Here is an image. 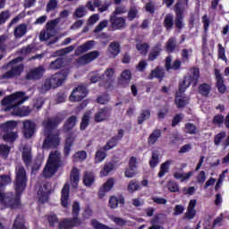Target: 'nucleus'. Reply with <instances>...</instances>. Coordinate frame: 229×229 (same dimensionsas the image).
I'll return each mask as SVG.
<instances>
[{
  "mask_svg": "<svg viewBox=\"0 0 229 229\" xmlns=\"http://www.w3.org/2000/svg\"><path fill=\"white\" fill-rule=\"evenodd\" d=\"M136 49L140 53V55H143L144 56H146L148 55V51H149V44L137 43Z\"/></svg>",
  "mask_w": 229,
  "mask_h": 229,
  "instance_id": "09e8293b",
  "label": "nucleus"
},
{
  "mask_svg": "<svg viewBox=\"0 0 229 229\" xmlns=\"http://www.w3.org/2000/svg\"><path fill=\"white\" fill-rule=\"evenodd\" d=\"M211 90H212V86L208 83H202L199 86V94H200L202 98H208Z\"/></svg>",
  "mask_w": 229,
  "mask_h": 229,
  "instance_id": "c9c22d12",
  "label": "nucleus"
},
{
  "mask_svg": "<svg viewBox=\"0 0 229 229\" xmlns=\"http://www.w3.org/2000/svg\"><path fill=\"white\" fill-rule=\"evenodd\" d=\"M44 67L38 66V68H35L34 70L30 71L26 75V80H40L42 76H44Z\"/></svg>",
  "mask_w": 229,
  "mask_h": 229,
  "instance_id": "cd10ccee",
  "label": "nucleus"
},
{
  "mask_svg": "<svg viewBox=\"0 0 229 229\" xmlns=\"http://www.w3.org/2000/svg\"><path fill=\"white\" fill-rule=\"evenodd\" d=\"M87 160V151L85 150H79L75 152L72 156V162L74 163H80L85 162Z\"/></svg>",
  "mask_w": 229,
  "mask_h": 229,
  "instance_id": "e433bc0d",
  "label": "nucleus"
},
{
  "mask_svg": "<svg viewBox=\"0 0 229 229\" xmlns=\"http://www.w3.org/2000/svg\"><path fill=\"white\" fill-rule=\"evenodd\" d=\"M215 80H216V87L220 94H225L226 92V85L225 84V78L223 74H221V71L219 69L215 68Z\"/></svg>",
  "mask_w": 229,
  "mask_h": 229,
  "instance_id": "a211bd4d",
  "label": "nucleus"
},
{
  "mask_svg": "<svg viewBox=\"0 0 229 229\" xmlns=\"http://www.w3.org/2000/svg\"><path fill=\"white\" fill-rule=\"evenodd\" d=\"M29 98L24 95L22 98L14 103L13 106H9L4 108V112H11L12 115H15L16 117H27L31 114V110L29 106L19 107L24 101H28Z\"/></svg>",
  "mask_w": 229,
  "mask_h": 229,
  "instance_id": "20e7f679",
  "label": "nucleus"
},
{
  "mask_svg": "<svg viewBox=\"0 0 229 229\" xmlns=\"http://www.w3.org/2000/svg\"><path fill=\"white\" fill-rule=\"evenodd\" d=\"M114 185H115V182L114 178H109L102 186L107 192H110L112 189H114Z\"/></svg>",
  "mask_w": 229,
  "mask_h": 229,
  "instance_id": "052dcab7",
  "label": "nucleus"
},
{
  "mask_svg": "<svg viewBox=\"0 0 229 229\" xmlns=\"http://www.w3.org/2000/svg\"><path fill=\"white\" fill-rule=\"evenodd\" d=\"M13 187L16 193H9L6 195L5 205H7L9 208H19L21 205V196H22V192H24L26 187H28V175L22 165H18L15 168Z\"/></svg>",
  "mask_w": 229,
  "mask_h": 229,
  "instance_id": "f257e3e1",
  "label": "nucleus"
},
{
  "mask_svg": "<svg viewBox=\"0 0 229 229\" xmlns=\"http://www.w3.org/2000/svg\"><path fill=\"white\" fill-rule=\"evenodd\" d=\"M175 105L177 106V108H185V106L189 105V99H185V98L176 95Z\"/></svg>",
  "mask_w": 229,
  "mask_h": 229,
  "instance_id": "8fccbe9b",
  "label": "nucleus"
},
{
  "mask_svg": "<svg viewBox=\"0 0 229 229\" xmlns=\"http://www.w3.org/2000/svg\"><path fill=\"white\" fill-rule=\"evenodd\" d=\"M108 21L104 20L98 23V25L94 29L93 33H99V31H103L105 28H107Z\"/></svg>",
  "mask_w": 229,
  "mask_h": 229,
  "instance_id": "680f3d73",
  "label": "nucleus"
},
{
  "mask_svg": "<svg viewBox=\"0 0 229 229\" xmlns=\"http://www.w3.org/2000/svg\"><path fill=\"white\" fill-rule=\"evenodd\" d=\"M124 203L125 199L123 195L118 196V198L115 196H111L109 199V207L112 209L117 208L119 205H121V207H124Z\"/></svg>",
  "mask_w": 229,
  "mask_h": 229,
  "instance_id": "c85d7f7f",
  "label": "nucleus"
},
{
  "mask_svg": "<svg viewBox=\"0 0 229 229\" xmlns=\"http://www.w3.org/2000/svg\"><path fill=\"white\" fill-rule=\"evenodd\" d=\"M86 12L85 7H78L73 13V17L76 19H81L82 17H85Z\"/></svg>",
  "mask_w": 229,
  "mask_h": 229,
  "instance_id": "bf43d9fd",
  "label": "nucleus"
},
{
  "mask_svg": "<svg viewBox=\"0 0 229 229\" xmlns=\"http://www.w3.org/2000/svg\"><path fill=\"white\" fill-rule=\"evenodd\" d=\"M41 89L45 92H47V90H51V89H58V72H56L51 78L47 79Z\"/></svg>",
  "mask_w": 229,
  "mask_h": 229,
  "instance_id": "412c9836",
  "label": "nucleus"
},
{
  "mask_svg": "<svg viewBox=\"0 0 229 229\" xmlns=\"http://www.w3.org/2000/svg\"><path fill=\"white\" fill-rule=\"evenodd\" d=\"M189 53H192V49L183 48L181 52V60L182 64H189L191 55Z\"/></svg>",
  "mask_w": 229,
  "mask_h": 229,
  "instance_id": "603ef678",
  "label": "nucleus"
},
{
  "mask_svg": "<svg viewBox=\"0 0 229 229\" xmlns=\"http://www.w3.org/2000/svg\"><path fill=\"white\" fill-rule=\"evenodd\" d=\"M174 8L175 19L174 24L177 30H183V27L185 26L183 23V19H185V16L183 15L184 10L180 6V2L175 4Z\"/></svg>",
  "mask_w": 229,
  "mask_h": 229,
  "instance_id": "9b49d317",
  "label": "nucleus"
},
{
  "mask_svg": "<svg viewBox=\"0 0 229 229\" xmlns=\"http://www.w3.org/2000/svg\"><path fill=\"white\" fill-rule=\"evenodd\" d=\"M43 133L46 139L43 141V149H50V148H58V132L53 133L58 126L56 120L47 119L42 123Z\"/></svg>",
  "mask_w": 229,
  "mask_h": 229,
  "instance_id": "f03ea898",
  "label": "nucleus"
},
{
  "mask_svg": "<svg viewBox=\"0 0 229 229\" xmlns=\"http://www.w3.org/2000/svg\"><path fill=\"white\" fill-rule=\"evenodd\" d=\"M80 202L74 201L72 206V215L73 217H78L80 216Z\"/></svg>",
  "mask_w": 229,
  "mask_h": 229,
  "instance_id": "e2e57ef3",
  "label": "nucleus"
},
{
  "mask_svg": "<svg viewBox=\"0 0 229 229\" xmlns=\"http://www.w3.org/2000/svg\"><path fill=\"white\" fill-rule=\"evenodd\" d=\"M115 167L114 163L108 162L104 165L103 169L100 171V176H108L110 173H112V170Z\"/></svg>",
  "mask_w": 229,
  "mask_h": 229,
  "instance_id": "79ce46f5",
  "label": "nucleus"
},
{
  "mask_svg": "<svg viewBox=\"0 0 229 229\" xmlns=\"http://www.w3.org/2000/svg\"><path fill=\"white\" fill-rule=\"evenodd\" d=\"M176 47V38H170L165 44V51L168 53H174Z\"/></svg>",
  "mask_w": 229,
  "mask_h": 229,
  "instance_id": "ea45409f",
  "label": "nucleus"
},
{
  "mask_svg": "<svg viewBox=\"0 0 229 229\" xmlns=\"http://www.w3.org/2000/svg\"><path fill=\"white\" fill-rule=\"evenodd\" d=\"M17 132H7L4 135L3 139L5 142H15V140H17Z\"/></svg>",
  "mask_w": 229,
  "mask_h": 229,
  "instance_id": "5fc2aeb1",
  "label": "nucleus"
},
{
  "mask_svg": "<svg viewBox=\"0 0 229 229\" xmlns=\"http://www.w3.org/2000/svg\"><path fill=\"white\" fill-rule=\"evenodd\" d=\"M21 160L23 161L26 167H30L31 165V162L33 160V156L31 155V148L29 147H23L21 152Z\"/></svg>",
  "mask_w": 229,
  "mask_h": 229,
  "instance_id": "bb28decb",
  "label": "nucleus"
},
{
  "mask_svg": "<svg viewBox=\"0 0 229 229\" xmlns=\"http://www.w3.org/2000/svg\"><path fill=\"white\" fill-rule=\"evenodd\" d=\"M218 58L223 60L224 62H228V58H226V50L224 48L221 43L218 44Z\"/></svg>",
  "mask_w": 229,
  "mask_h": 229,
  "instance_id": "6e6d98bb",
  "label": "nucleus"
},
{
  "mask_svg": "<svg viewBox=\"0 0 229 229\" xmlns=\"http://www.w3.org/2000/svg\"><path fill=\"white\" fill-rule=\"evenodd\" d=\"M160 53H162V48L160 47V45H156L148 54V62H155L158 56H160Z\"/></svg>",
  "mask_w": 229,
  "mask_h": 229,
  "instance_id": "f704fd0d",
  "label": "nucleus"
},
{
  "mask_svg": "<svg viewBox=\"0 0 229 229\" xmlns=\"http://www.w3.org/2000/svg\"><path fill=\"white\" fill-rule=\"evenodd\" d=\"M121 53V44L119 41H113L109 44L106 55L109 58H117Z\"/></svg>",
  "mask_w": 229,
  "mask_h": 229,
  "instance_id": "aec40b11",
  "label": "nucleus"
},
{
  "mask_svg": "<svg viewBox=\"0 0 229 229\" xmlns=\"http://www.w3.org/2000/svg\"><path fill=\"white\" fill-rule=\"evenodd\" d=\"M82 182L85 187H92L96 182V175L94 174V172L86 171L84 173Z\"/></svg>",
  "mask_w": 229,
  "mask_h": 229,
  "instance_id": "c756f323",
  "label": "nucleus"
},
{
  "mask_svg": "<svg viewBox=\"0 0 229 229\" xmlns=\"http://www.w3.org/2000/svg\"><path fill=\"white\" fill-rule=\"evenodd\" d=\"M24 96H26V92L24 91H17L15 93H13L12 95L4 98L2 100V105H6V108H8V106H13V105H15V103H17V101H19L20 98H24Z\"/></svg>",
  "mask_w": 229,
  "mask_h": 229,
  "instance_id": "dca6fc26",
  "label": "nucleus"
},
{
  "mask_svg": "<svg viewBox=\"0 0 229 229\" xmlns=\"http://www.w3.org/2000/svg\"><path fill=\"white\" fill-rule=\"evenodd\" d=\"M106 151L105 150H97L96 154H95V162L97 164H100V162H103V160H105V158H106Z\"/></svg>",
  "mask_w": 229,
  "mask_h": 229,
  "instance_id": "864d4df0",
  "label": "nucleus"
},
{
  "mask_svg": "<svg viewBox=\"0 0 229 229\" xmlns=\"http://www.w3.org/2000/svg\"><path fill=\"white\" fill-rule=\"evenodd\" d=\"M154 78L160 80V81L165 78V72L162 70V68H160V66L156 67L150 72L148 80H153Z\"/></svg>",
  "mask_w": 229,
  "mask_h": 229,
  "instance_id": "473e14b6",
  "label": "nucleus"
},
{
  "mask_svg": "<svg viewBox=\"0 0 229 229\" xmlns=\"http://www.w3.org/2000/svg\"><path fill=\"white\" fill-rule=\"evenodd\" d=\"M28 31V26L24 23L18 25L14 30L15 38H21Z\"/></svg>",
  "mask_w": 229,
  "mask_h": 229,
  "instance_id": "4c0bfd02",
  "label": "nucleus"
},
{
  "mask_svg": "<svg viewBox=\"0 0 229 229\" xmlns=\"http://www.w3.org/2000/svg\"><path fill=\"white\" fill-rule=\"evenodd\" d=\"M89 123H90V116L87 114H83L81 118V125H80V130L81 131H84V130H87Z\"/></svg>",
  "mask_w": 229,
  "mask_h": 229,
  "instance_id": "3c124183",
  "label": "nucleus"
},
{
  "mask_svg": "<svg viewBox=\"0 0 229 229\" xmlns=\"http://www.w3.org/2000/svg\"><path fill=\"white\" fill-rule=\"evenodd\" d=\"M140 188V185L139 182L135 180H131L127 186V191H129V192H135V191H139Z\"/></svg>",
  "mask_w": 229,
  "mask_h": 229,
  "instance_id": "13d9d810",
  "label": "nucleus"
},
{
  "mask_svg": "<svg viewBox=\"0 0 229 229\" xmlns=\"http://www.w3.org/2000/svg\"><path fill=\"white\" fill-rule=\"evenodd\" d=\"M71 194V186L66 182L61 191V205L64 208L69 207V196Z\"/></svg>",
  "mask_w": 229,
  "mask_h": 229,
  "instance_id": "5701e85b",
  "label": "nucleus"
},
{
  "mask_svg": "<svg viewBox=\"0 0 229 229\" xmlns=\"http://www.w3.org/2000/svg\"><path fill=\"white\" fill-rule=\"evenodd\" d=\"M58 25V18L48 21L46 24V30H42L39 34V40L46 42L49 38L56 36V26Z\"/></svg>",
  "mask_w": 229,
  "mask_h": 229,
  "instance_id": "0eeeda50",
  "label": "nucleus"
},
{
  "mask_svg": "<svg viewBox=\"0 0 229 229\" xmlns=\"http://www.w3.org/2000/svg\"><path fill=\"white\" fill-rule=\"evenodd\" d=\"M37 131V123L31 120H26L23 122V135L25 139H31Z\"/></svg>",
  "mask_w": 229,
  "mask_h": 229,
  "instance_id": "2eb2a0df",
  "label": "nucleus"
},
{
  "mask_svg": "<svg viewBox=\"0 0 229 229\" xmlns=\"http://www.w3.org/2000/svg\"><path fill=\"white\" fill-rule=\"evenodd\" d=\"M81 225V219L79 217L64 218L59 222V229H72Z\"/></svg>",
  "mask_w": 229,
  "mask_h": 229,
  "instance_id": "ddd939ff",
  "label": "nucleus"
},
{
  "mask_svg": "<svg viewBox=\"0 0 229 229\" xmlns=\"http://www.w3.org/2000/svg\"><path fill=\"white\" fill-rule=\"evenodd\" d=\"M112 117V107L111 106H104L99 108L94 114V122L95 123H105V121H108Z\"/></svg>",
  "mask_w": 229,
  "mask_h": 229,
  "instance_id": "6e6552de",
  "label": "nucleus"
},
{
  "mask_svg": "<svg viewBox=\"0 0 229 229\" xmlns=\"http://www.w3.org/2000/svg\"><path fill=\"white\" fill-rule=\"evenodd\" d=\"M87 94H89L87 91V87L80 85L72 90V94L70 95V101L72 103L81 101L87 98Z\"/></svg>",
  "mask_w": 229,
  "mask_h": 229,
  "instance_id": "9d476101",
  "label": "nucleus"
},
{
  "mask_svg": "<svg viewBox=\"0 0 229 229\" xmlns=\"http://www.w3.org/2000/svg\"><path fill=\"white\" fill-rule=\"evenodd\" d=\"M94 46H96V41L94 40H89L86 43L79 46L75 50L76 56H80V55H83V53H87V51L94 49Z\"/></svg>",
  "mask_w": 229,
  "mask_h": 229,
  "instance_id": "a878e982",
  "label": "nucleus"
},
{
  "mask_svg": "<svg viewBox=\"0 0 229 229\" xmlns=\"http://www.w3.org/2000/svg\"><path fill=\"white\" fill-rule=\"evenodd\" d=\"M52 192L53 190L51 189V183L47 182L39 186L38 191L39 203H47V201H49V196H51Z\"/></svg>",
  "mask_w": 229,
  "mask_h": 229,
  "instance_id": "1a4fd4ad",
  "label": "nucleus"
},
{
  "mask_svg": "<svg viewBox=\"0 0 229 229\" xmlns=\"http://www.w3.org/2000/svg\"><path fill=\"white\" fill-rule=\"evenodd\" d=\"M166 187L170 192H180V185L176 182L169 181Z\"/></svg>",
  "mask_w": 229,
  "mask_h": 229,
  "instance_id": "4d7b16f0",
  "label": "nucleus"
},
{
  "mask_svg": "<svg viewBox=\"0 0 229 229\" xmlns=\"http://www.w3.org/2000/svg\"><path fill=\"white\" fill-rule=\"evenodd\" d=\"M99 55L100 53L98 50L91 51L79 57L77 59V64H80V65H87L88 64L94 62V60H97V58H99Z\"/></svg>",
  "mask_w": 229,
  "mask_h": 229,
  "instance_id": "4468645a",
  "label": "nucleus"
},
{
  "mask_svg": "<svg viewBox=\"0 0 229 229\" xmlns=\"http://www.w3.org/2000/svg\"><path fill=\"white\" fill-rule=\"evenodd\" d=\"M10 19V11H3L0 13V26H3Z\"/></svg>",
  "mask_w": 229,
  "mask_h": 229,
  "instance_id": "0e129e2a",
  "label": "nucleus"
},
{
  "mask_svg": "<svg viewBox=\"0 0 229 229\" xmlns=\"http://www.w3.org/2000/svg\"><path fill=\"white\" fill-rule=\"evenodd\" d=\"M70 180L72 182V187L74 189L78 188V184L80 183V169L77 167H73L70 173Z\"/></svg>",
  "mask_w": 229,
  "mask_h": 229,
  "instance_id": "7c9ffc66",
  "label": "nucleus"
},
{
  "mask_svg": "<svg viewBox=\"0 0 229 229\" xmlns=\"http://www.w3.org/2000/svg\"><path fill=\"white\" fill-rule=\"evenodd\" d=\"M160 137H162V130L155 129L148 138V144L154 146V144H157Z\"/></svg>",
  "mask_w": 229,
  "mask_h": 229,
  "instance_id": "72a5a7b5",
  "label": "nucleus"
},
{
  "mask_svg": "<svg viewBox=\"0 0 229 229\" xmlns=\"http://www.w3.org/2000/svg\"><path fill=\"white\" fill-rule=\"evenodd\" d=\"M169 165H171V161H165L160 166V170L157 174L158 178H164L166 173H169Z\"/></svg>",
  "mask_w": 229,
  "mask_h": 229,
  "instance_id": "c03bdc74",
  "label": "nucleus"
},
{
  "mask_svg": "<svg viewBox=\"0 0 229 229\" xmlns=\"http://www.w3.org/2000/svg\"><path fill=\"white\" fill-rule=\"evenodd\" d=\"M199 81V68H193L190 76L183 77L182 81L179 82V94H184L185 90L193 85L196 87Z\"/></svg>",
  "mask_w": 229,
  "mask_h": 229,
  "instance_id": "39448f33",
  "label": "nucleus"
},
{
  "mask_svg": "<svg viewBox=\"0 0 229 229\" xmlns=\"http://www.w3.org/2000/svg\"><path fill=\"white\" fill-rule=\"evenodd\" d=\"M137 18H139V10H137L136 6H131L128 11L127 19L131 22V21H135Z\"/></svg>",
  "mask_w": 229,
  "mask_h": 229,
  "instance_id": "a18cd8bd",
  "label": "nucleus"
},
{
  "mask_svg": "<svg viewBox=\"0 0 229 229\" xmlns=\"http://www.w3.org/2000/svg\"><path fill=\"white\" fill-rule=\"evenodd\" d=\"M163 26L165 29V31H171L174 28V16L173 13H167L165 16Z\"/></svg>",
  "mask_w": 229,
  "mask_h": 229,
  "instance_id": "2f4dec72",
  "label": "nucleus"
},
{
  "mask_svg": "<svg viewBox=\"0 0 229 229\" xmlns=\"http://www.w3.org/2000/svg\"><path fill=\"white\" fill-rule=\"evenodd\" d=\"M123 137H124V131L123 129H120L118 130L117 135L112 137L102 148V150L110 151V149H114V148H116L117 144L123 140Z\"/></svg>",
  "mask_w": 229,
  "mask_h": 229,
  "instance_id": "f8f14e48",
  "label": "nucleus"
},
{
  "mask_svg": "<svg viewBox=\"0 0 229 229\" xmlns=\"http://www.w3.org/2000/svg\"><path fill=\"white\" fill-rule=\"evenodd\" d=\"M137 168H133L131 166H129L125 169L124 175L125 178H133L135 174H137Z\"/></svg>",
  "mask_w": 229,
  "mask_h": 229,
  "instance_id": "338daca9",
  "label": "nucleus"
},
{
  "mask_svg": "<svg viewBox=\"0 0 229 229\" xmlns=\"http://www.w3.org/2000/svg\"><path fill=\"white\" fill-rule=\"evenodd\" d=\"M9 183H12V177H10V175H6V174L0 175V191H4V188Z\"/></svg>",
  "mask_w": 229,
  "mask_h": 229,
  "instance_id": "49530a36",
  "label": "nucleus"
},
{
  "mask_svg": "<svg viewBox=\"0 0 229 229\" xmlns=\"http://www.w3.org/2000/svg\"><path fill=\"white\" fill-rule=\"evenodd\" d=\"M226 137V132L221 131L218 134H216L214 138V144L215 146H219L221 144V140Z\"/></svg>",
  "mask_w": 229,
  "mask_h": 229,
  "instance_id": "774afa93",
  "label": "nucleus"
},
{
  "mask_svg": "<svg viewBox=\"0 0 229 229\" xmlns=\"http://www.w3.org/2000/svg\"><path fill=\"white\" fill-rule=\"evenodd\" d=\"M58 171V150L50 152L47 164L43 169L42 176L46 180L53 178Z\"/></svg>",
  "mask_w": 229,
  "mask_h": 229,
  "instance_id": "7ed1b4c3",
  "label": "nucleus"
},
{
  "mask_svg": "<svg viewBox=\"0 0 229 229\" xmlns=\"http://www.w3.org/2000/svg\"><path fill=\"white\" fill-rule=\"evenodd\" d=\"M202 22L204 29V33L202 35V47H207V46H208V29L210 28V20L207 14L202 17Z\"/></svg>",
  "mask_w": 229,
  "mask_h": 229,
  "instance_id": "4be33fe9",
  "label": "nucleus"
},
{
  "mask_svg": "<svg viewBox=\"0 0 229 229\" xmlns=\"http://www.w3.org/2000/svg\"><path fill=\"white\" fill-rule=\"evenodd\" d=\"M149 117H151V110H142L140 115L138 116V124H142L145 121H148Z\"/></svg>",
  "mask_w": 229,
  "mask_h": 229,
  "instance_id": "a19ab883",
  "label": "nucleus"
},
{
  "mask_svg": "<svg viewBox=\"0 0 229 229\" xmlns=\"http://www.w3.org/2000/svg\"><path fill=\"white\" fill-rule=\"evenodd\" d=\"M78 123V116L72 115L70 116L64 123L63 131L64 133H71L74 128H76V124Z\"/></svg>",
  "mask_w": 229,
  "mask_h": 229,
  "instance_id": "b1692460",
  "label": "nucleus"
},
{
  "mask_svg": "<svg viewBox=\"0 0 229 229\" xmlns=\"http://www.w3.org/2000/svg\"><path fill=\"white\" fill-rule=\"evenodd\" d=\"M184 130L185 133H188V135H196V133H198V127L192 123H186L184 124Z\"/></svg>",
  "mask_w": 229,
  "mask_h": 229,
  "instance_id": "37998d69",
  "label": "nucleus"
},
{
  "mask_svg": "<svg viewBox=\"0 0 229 229\" xmlns=\"http://www.w3.org/2000/svg\"><path fill=\"white\" fill-rule=\"evenodd\" d=\"M76 138L74 136L69 134L64 140V148L63 150L64 158L62 159V154L58 153V167H64L65 164H67V158H69V155H71V148L74 146V142Z\"/></svg>",
  "mask_w": 229,
  "mask_h": 229,
  "instance_id": "423d86ee",
  "label": "nucleus"
},
{
  "mask_svg": "<svg viewBox=\"0 0 229 229\" xmlns=\"http://www.w3.org/2000/svg\"><path fill=\"white\" fill-rule=\"evenodd\" d=\"M24 71V65L19 64L14 67H12L10 71L2 74V80H12V78H15L16 76H21Z\"/></svg>",
  "mask_w": 229,
  "mask_h": 229,
  "instance_id": "6ab92c4d",
  "label": "nucleus"
},
{
  "mask_svg": "<svg viewBox=\"0 0 229 229\" xmlns=\"http://www.w3.org/2000/svg\"><path fill=\"white\" fill-rule=\"evenodd\" d=\"M159 157H160V152L158 150L152 151V156L148 162L151 169H155V167H157L158 164H160Z\"/></svg>",
  "mask_w": 229,
  "mask_h": 229,
  "instance_id": "58836bf2",
  "label": "nucleus"
},
{
  "mask_svg": "<svg viewBox=\"0 0 229 229\" xmlns=\"http://www.w3.org/2000/svg\"><path fill=\"white\" fill-rule=\"evenodd\" d=\"M130 81H131V71H123L120 78L118 79V85L123 89H126V87L130 85Z\"/></svg>",
  "mask_w": 229,
  "mask_h": 229,
  "instance_id": "393cba45",
  "label": "nucleus"
},
{
  "mask_svg": "<svg viewBox=\"0 0 229 229\" xmlns=\"http://www.w3.org/2000/svg\"><path fill=\"white\" fill-rule=\"evenodd\" d=\"M67 76H69V70L64 69L58 72V87H62L64 85L65 80H67Z\"/></svg>",
  "mask_w": 229,
  "mask_h": 229,
  "instance_id": "de8ad7c7",
  "label": "nucleus"
},
{
  "mask_svg": "<svg viewBox=\"0 0 229 229\" xmlns=\"http://www.w3.org/2000/svg\"><path fill=\"white\" fill-rule=\"evenodd\" d=\"M147 67H148V62H146V60L142 59L136 65V71H138V72H144V71H146Z\"/></svg>",
  "mask_w": 229,
  "mask_h": 229,
  "instance_id": "69168bd1",
  "label": "nucleus"
},
{
  "mask_svg": "<svg viewBox=\"0 0 229 229\" xmlns=\"http://www.w3.org/2000/svg\"><path fill=\"white\" fill-rule=\"evenodd\" d=\"M109 22L114 30H124L126 28V18L110 15Z\"/></svg>",
  "mask_w": 229,
  "mask_h": 229,
  "instance_id": "f3484780",
  "label": "nucleus"
}]
</instances>
